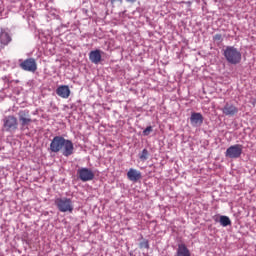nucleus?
I'll list each match as a JSON object with an SVG mask.
<instances>
[{
  "label": "nucleus",
  "mask_w": 256,
  "mask_h": 256,
  "mask_svg": "<svg viewBox=\"0 0 256 256\" xmlns=\"http://www.w3.org/2000/svg\"><path fill=\"white\" fill-rule=\"evenodd\" d=\"M140 249H149V240H144L139 243Z\"/></svg>",
  "instance_id": "nucleus-19"
},
{
  "label": "nucleus",
  "mask_w": 256,
  "mask_h": 256,
  "mask_svg": "<svg viewBox=\"0 0 256 256\" xmlns=\"http://www.w3.org/2000/svg\"><path fill=\"white\" fill-rule=\"evenodd\" d=\"M50 151L52 153L62 151L64 157H71L75 151V146L71 140L65 139L63 136H55L50 143Z\"/></svg>",
  "instance_id": "nucleus-1"
},
{
  "label": "nucleus",
  "mask_w": 256,
  "mask_h": 256,
  "mask_svg": "<svg viewBox=\"0 0 256 256\" xmlns=\"http://www.w3.org/2000/svg\"><path fill=\"white\" fill-rule=\"evenodd\" d=\"M220 225L222 227H229L231 225V219L228 216H220Z\"/></svg>",
  "instance_id": "nucleus-16"
},
{
  "label": "nucleus",
  "mask_w": 256,
  "mask_h": 256,
  "mask_svg": "<svg viewBox=\"0 0 256 256\" xmlns=\"http://www.w3.org/2000/svg\"><path fill=\"white\" fill-rule=\"evenodd\" d=\"M54 203L60 213H73V201H71V198H56Z\"/></svg>",
  "instance_id": "nucleus-3"
},
{
  "label": "nucleus",
  "mask_w": 256,
  "mask_h": 256,
  "mask_svg": "<svg viewBox=\"0 0 256 256\" xmlns=\"http://www.w3.org/2000/svg\"><path fill=\"white\" fill-rule=\"evenodd\" d=\"M56 95H58V97H61L62 99H69L71 95V90L69 89V86L61 85L56 89Z\"/></svg>",
  "instance_id": "nucleus-11"
},
{
  "label": "nucleus",
  "mask_w": 256,
  "mask_h": 256,
  "mask_svg": "<svg viewBox=\"0 0 256 256\" xmlns=\"http://www.w3.org/2000/svg\"><path fill=\"white\" fill-rule=\"evenodd\" d=\"M224 57L228 63H231V65H238V63H241V52L233 46L226 47L224 50Z\"/></svg>",
  "instance_id": "nucleus-2"
},
{
  "label": "nucleus",
  "mask_w": 256,
  "mask_h": 256,
  "mask_svg": "<svg viewBox=\"0 0 256 256\" xmlns=\"http://www.w3.org/2000/svg\"><path fill=\"white\" fill-rule=\"evenodd\" d=\"M89 60L91 61V63L99 65V63H101V50H92L89 53Z\"/></svg>",
  "instance_id": "nucleus-13"
},
{
  "label": "nucleus",
  "mask_w": 256,
  "mask_h": 256,
  "mask_svg": "<svg viewBox=\"0 0 256 256\" xmlns=\"http://www.w3.org/2000/svg\"><path fill=\"white\" fill-rule=\"evenodd\" d=\"M214 41H222L223 40V36L221 34H215L213 37Z\"/></svg>",
  "instance_id": "nucleus-20"
},
{
  "label": "nucleus",
  "mask_w": 256,
  "mask_h": 256,
  "mask_svg": "<svg viewBox=\"0 0 256 256\" xmlns=\"http://www.w3.org/2000/svg\"><path fill=\"white\" fill-rule=\"evenodd\" d=\"M221 111L223 115H226V117H235V115L239 113V108L233 104L226 103Z\"/></svg>",
  "instance_id": "nucleus-9"
},
{
  "label": "nucleus",
  "mask_w": 256,
  "mask_h": 256,
  "mask_svg": "<svg viewBox=\"0 0 256 256\" xmlns=\"http://www.w3.org/2000/svg\"><path fill=\"white\" fill-rule=\"evenodd\" d=\"M141 177V171L137 169L130 168L127 172V178L129 179V181H132L133 183H137V181H139Z\"/></svg>",
  "instance_id": "nucleus-12"
},
{
  "label": "nucleus",
  "mask_w": 256,
  "mask_h": 256,
  "mask_svg": "<svg viewBox=\"0 0 256 256\" xmlns=\"http://www.w3.org/2000/svg\"><path fill=\"white\" fill-rule=\"evenodd\" d=\"M11 35L8 32L1 30L0 32V44L5 47L11 43Z\"/></svg>",
  "instance_id": "nucleus-14"
},
{
  "label": "nucleus",
  "mask_w": 256,
  "mask_h": 256,
  "mask_svg": "<svg viewBox=\"0 0 256 256\" xmlns=\"http://www.w3.org/2000/svg\"><path fill=\"white\" fill-rule=\"evenodd\" d=\"M127 3H137V0H126Z\"/></svg>",
  "instance_id": "nucleus-21"
},
{
  "label": "nucleus",
  "mask_w": 256,
  "mask_h": 256,
  "mask_svg": "<svg viewBox=\"0 0 256 256\" xmlns=\"http://www.w3.org/2000/svg\"><path fill=\"white\" fill-rule=\"evenodd\" d=\"M177 256H191V252L185 244H180L178 245Z\"/></svg>",
  "instance_id": "nucleus-15"
},
{
  "label": "nucleus",
  "mask_w": 256,
  "mask_h": 256,
  "mask_svg": "<svg viewBox=\"0 0 256 256\" xmlns=\"http://www.w3.org/2000/svg\"><path fill=\"white\" fill-rule=\"evenodd\" d=\"M19 67L22 68L23 71L35 73V71H37V61L35 60V58H28L26 60H22L19 64Z\"/></svg>",
  "instance_id": "nucleus-6"
},
{
  "label": "nucleus",
  "mask_w": 256,
  "mask_h": 256,
  "mask_svg": "<svg viewBox=\"0 0 256 256\" xmlns=\"http://www.w3.org/2000/svg\"><path fill=\"white\" fill-rule=\"evenodd\" d=\"M80 181L87 182L95 179V174L89 168H81L77 171Z\"/></svg>",
  "instance_id": "nucleus-7"
},
{
  "label": "nucleus",
  "mask_w": 256,
  "mask_h": 256,
  "mask_svg": "<svg viewBox=\"0 0 256 256\" xmlns=\"http://www.w3.org/2000/svg\"><path fill=\"white\" fill-rule=\"evenodd\" d=\"M139 159L141 161H147L149 159V151L147 149H143L139 156Z\"/></svg>",
  "instance_id": "nucleus-17"
},
{
  "label": "nucleus",
  "mask_w": 256,
  "mask_h": 256,
  "mask_svg": "<svg viewBox=\"0 0 256 256\" xmlns=\"http://www.w3.org/2000/svg\"><path fill=\"white\" fill-rule=\"evenodd\" d=\"M190 123L192 127H200V125H203V114L199 112H193L190 116Z\"/></svg>",
  "instance_id": "nucleus-10"
},
{
  "label": "nucleus",
  "mask_w": 256,
  "mask_h": 256,
  "mask_svg": "<svg viewBox=\"0 0 256 256\" xmlns=\"http://www.w3.org/2000/svg\"><path fill=\"white\" fill-rule=\"evenodd\" d=\"M116 1H119V3H123V0H111L112 5H113Z\"/></svg>",
  "instance_id": "nucleus-22"
},
{
  "label": "nucleus",
  "mask_w": 256,
  "mask_h": 256,
  "mask_svg": "<svg viewBox=\"0 0 256 256\" xmlns=\"http://www.w3.org/2000/svg\"><path fill=\"white\" fill-rule=\"evenodd\" d=\"M151 133H153V127L152 126H148L143 130V135L145 137H148V135H151Z\"/></svg>",
  "instance_id": "nucleus-18"
},
{
  "label": "nucleus",
  "mask_w": 256,
  "mask_h": 256,
  "mask_svg": "<svg viewBox=\"0 0 256 256\" xmlns=\"http://www.w3.org/2000/svg\"><path fill=\"white\" fill-rule=\"evenodd\" d=\"M243 155V145L235 144L227 148L225 152V157H229V159H239Z\"/></svg>",
  "instance_id": "nucleus-5"
},
{
  "label": "nucleus",
  "mask_w": 256,
  "mask_h": 256,
  "mask_svg": "<svg viewBox=\"0 0 256 256\" xmlns=\"http://www.w3.org/2000/svg\"><path fill=\"white\" fill-rule=\"evenodd\" d=\"M18 118L20 121L21 127H27L30 123H32L31 114L29 113V110H20L18 112Z\"/></svg>",
  "instance_id": "nucleus-8"
},
{
  "label": "nucleus",
  "mask_w": 256,
  "mask_h": 256,
  "mask_svg": "<svg viewBox=\"0 0 256 256\" xmlns=\"http://www.w3.org/2000/svg\"><path fill=\"white\" fill-rule=\"evenodd\" d=\"M3 131H6L7 133H13V131H17L19 127V121L17 120V117L13 115H8L3 118Z\"/></svg>",
  "instance_id": "nucleus-4"
}]
</instances>
